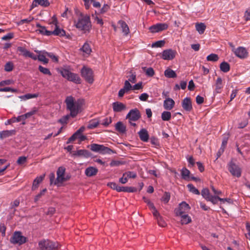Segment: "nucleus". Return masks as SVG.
I'll list each match as a JSON object with an SVG mask.
<instances>
[{
  "label": "nucleus",
  "instance_id": "4be33fe9",
  "mask_svg": "<svg viewBox=\"0 0 250 250\" xmlns=\"http://www.w3.org/2000/svg\"><path fill=\"white\" fill-rule=\"evenodd\" d=\"M38 5L46 7L49 6V2L48 0H34L31 6V9L37 7Z\"/></svg>",
  "mask_w": 250,
  "mask_h": 250
},
{
  "label": "nucleus",
  "instance_id": "f257e3e1",
  "mask_svg": "<svg viewBox=\"0 0 250 250\" xmlns=\"http://www.w3.org/2000/svg\"><path fill=\"white\" fill-rule=\"evenodd\" d=\"M65 102L66 108L70 111V115L72 117H76L83 110V106L85 104V100L80 98L75 100L72 96L67 97Z\"/></svg>",
  "mask_w": 250,
  "mask_h": 250
},
{
  "label": "nucleus",
  "instance_id": "39448f33",
  "mask_svg": "<svg viewBox=\"0 0 250 250\" xmlns=\"http://www.w3.org/2000/svg\"><path fill=\"white\" fill-rule=\"evenodd\" d=\"M221 194V192L218 188H203L201 191L202 196L213 204L216 203L218 200L224 201L219 197Z\"/></svg>",
  "mask_w": 250,
  "mask_h": 250
},
{
  "label": "nucleus",
  "instance_id": "09e8293b",
  "mask_svg": "<svg viewBox=\"0 0 250 250\" xmlns=\"http://www.w3.org/2000/svg\"><path fill=\"white\" fill-rule=\"evenodd\" d=\"M123 88L127 92L130 90H132V86L130 83L129 81L127 80L125 81Z\"/></svg>",
  "mask_w": 250,
  "mask_h": 250
},
{
  "label": "nucleus",
  "instance_id": "052dcab7",
  "mask_svg": "<svg viewBox=\"0 0 250 250\" xmlns=\"http://www.w3.org/2000/svg\"><path fill=\"white\" fill-rule=\"evenodd\" d=\"M248 120L244 119L238 124V128H243L248 125Z\"/></svg>",
  "mask_w": 250,
  "mask_h": 250
},
{
  "label": "nucleus",
  "instance_id": "6ab92c4d",
  "mask_svg": "<svg viewBox=\"0 0 250 250\" xmlns=\"http://www.w3.org/2000/svg\"><path fill=\"white\" fill-rule=\"evenodd\" d=\"M113 109L114 112H119L126 109V106L122 103L116 102L112 104Z\"/></svg>",
  "mask_w": 250,
  "mask_h": 250
},
{
  "label": "nucleus",
  "instance_id": "f8f14e48",
  "mask_svg": "<svg viewBox=\"0 0 250 250\" xmlns=\"http://www.w3.org/2000/svg\"><path fill=\"white\" fill-rule=\"evenodd\" d=\"M190 208L188 204L185 202H182L179 204V207L175 209V213L176 216L182 215L188 212Z\"/></svg>",
  "mask_w": 250,
  "mask_h": 250
},
{
  "label": "nucleus",
  "instance_id": "bf43d9fd",
  "mask_svg": "<svg viewBox=\"0 0 250 250\" xmlns=\"http://www.w3.org/2000/svg\"><path fill=\"white\" fill-rule=\"evenodd\" d=\"M14 37V34L12 33H10L1 38V40L3 41L9 40Z\"/></svg>",
  "mask_w": 250,
  "mask_h": 250
},
{
  "label": "nucleus",
  "instance_id": "6e6552de",
  "mask_svg": "<svg viewBox=\"0 0 250 250\" xmlns=\"http://www.w3.org/2000/svg\"><path fill=\"white\" fill-rule=\"evenodd\" d=\"M62 76L68 81L73 82L76 83H80L81 82V78L78 74L72 73L66 69H64L61 71Z\"/></svg>",
  "mask_w": 250,
  "mask_h": 250
},
{
  "label": "nucleus",
  "instance_id": "9d476101",
  "mask_svg": "<svg viewBox=\"0 0 250 250\" xmlns=\"http://www.w3.org/2000/svg\"><path fill=\"white\" fill-rule=\"evenodd\" d=\"M10 241L12 244L20 245L26 242V238L21 235V232L16 231L11 236Z\"/></svg>",
  "mask_w": 250,
  "mask_h": 250
},
{
  "label": "nucleus",
  "instance_id": "bb28decb",
  "mask_svg": "<svg viewBox=\"0 0 250 250\" xmlns=\"http://www.w3.org/2000/svg\"><path fill=\"white\" fill-rule=\"evenodd\" d=\"M195 28L200 34H202L205 32L206 26L205 23L202 22L196 23L195 24Z\"/></svg>",
  "mask_w": 250,
  "mask_h": 250
},
{
  "label": "nucleus",
  "instance_id": "a211bd4d",
  "mask_svg": "<svg viewBox=\"0 0 250 250\" xmlns=\"http://www.w3.org/2000/svg\"><path fill=\"white\" fill-rule=\"evenodd\" d=\"M248 53L246 48L239 47L235 50V55L240 59H245L247 57Z\"/></svg>",
  "mask_w": 250,
  "mask_h": 250
},
{
  "label": "nucleus",
  "instance_id": "69168bd1",
  "mask_svg": "<svg viewBox=\"0 0 250 250\" xmlns=\"http://www.w3.org/2000/svg\"><path fill=\"white\" fill-rule=\"evenodd\" d=\"M79 136V135L77 133V132H75L69 138L68 141L67 142V143L68 144L70 142L75 140L77 138H78Z\"/></svg>",
  "mask_w": 250,
  "mask_h": 250
},
{
  "label": "nucleus",
  "instance_id": "c756f323",
  "mask_svg": "<svg viewBox=\"0 0 250 250\" xmlns=\"http://www.w3.org/2000/svg\"><path fill=\"white\" fill-rule=\"evenodd\" d=\"M179 216H181V224H188L191 222V219L190 216H189L188 215L185 214H183L182 215H180Z\"/></svg>",
  "mask_w": 250,
  "mask_h": 250
},
{
  "label": "nucleus",
  "instance_id": "774afa93",
  "mask_svg": "<svg viewBox=\"0 0 250 250\" xmlns=\"http://www.w3.org/2000/svg\"><path fill=\"white\" fill-rule=\"evenodd\" d=\"M46 189L45 188L42 189V191L39 194H38L35 198V202L37 201L39 199L43 194H44V193L46 192Z\"/></svg>",
  "mask_w": 250,
  "mask_h": 250
},
{
  "label": "nucleus",
  "instance_id": "8fccbe9b",
  "mask_svg": "<svg viewBox=\"0 0 250 250\" xmlns=\"http://www.w3.org/2000/svg\"><path fill=\"white\" fill-rule=\"evenodd\" d=\"M124 176L127 178H135L136 177V174L134 172L128 171L124 174Z\"/></svg>",
  "mask_w": 250,
  "mask_h": 250
},
{
  "label": "nucleus",
  "instance_id": "e433bc0d",
  "mask_svg": "<svg viewBox=\"0 0 250 250\" xmlns=\"http://www.w3.org/2000/svg\"><path fill=\"white\" fill-rule=\"evenodd\" d=\"M142 69L145 71L146 75L149 77H152L154 75V71L152 67L146 68L144 67Z\"/></svg>",
  "mask_w": 250,
  "mask_h": 250
},
{
  "label": "nucleus",
  "instance_id": "37998d69",
  "mask_svg": "<svg viewBox=\"0 0 250 250\" xmlns=\"http://www.w3.org/2000/svg\"><path fill=\"white\" fill-rule=\"evenodd\" d=\"M39 70H40V71L42 73L44 74H47V75H51V73L50 70L48 68H44L41 65L39 66Z\"/></svg>",
  "mask_w": 250,
  "mask_h": 250
},
{
  "label": "nucleus",
  "instance_id": "dca6fc26",
  "mask_svg": "<svg viewBox=\"0 0 250 250\" xmlns=\"http://www.w3.org/2000/svg\"><path fill=\"white\" fill-rule=\"evenodd\" d=\"M181 175L183 179L188 181H190L191 180H194L195 181H200L199 179L191 176L190 175V171L186 168H184L182 169Z\"/></svg>",
  "mask_w": 250,
  "mask_h": 250
},
{
  "label": "nucleus",
  "instance_id": "a19ab883",
  "mask_svg": "<svg viewBox=\"0 0 250 250\" xmlns=\"http://www.w3.org/2000/svg\"><path fill=\"white\" fill-rule=\"evenodd\" d=\"M17 50L18 51L21 52L23 56L27 57V55L29 51L26 50L25 48L19 46L18 47Z\"/></svg>",
  "mask_w": 250,
  "mask_h": 250
},
{
  "label": "nucleus",
  "instance_id": "ddd939ff",
  "mask_svg": "<svg viewBox=\"0 0 250 250\" xmlns=\"http://www.w3.org/2000/svg\"><path fill=\"white\" fill-rule=\"evenodd\" d=\"M168 27L167 24L165 23H157L149 27V30L151 33H154L166 30Z\"/></svg>",
  "mask_w": 250,
  "mask_h": 250
},
{
  "label": "nucleus",
  "instance_id": "7c9ffc66",
  "mask_svg": "<svg viewBox=\"0 0 250 250\" xmlns=\"http://www.w3.org/2000/svg\"><path fill=\"white\" fill-rule=\"evenodd\" d=\"M220 70L223 72H227L230 69V66L228 63L224 62H222L220 65Z\"/></svg>",
  "mask_w": 250,
  "mask_h": 250
},
{
  "label": "nucleus",
  "instance_id": "423d86ee",
  "mask_svg": "<svg viewBox=\"0 0 250 250\" xmlns=\"http://www.w3.org/2000/svg\"><path fill=\"white\" fill-rule=\"evenodd\" d=\"M141 117L140 112L137 108H134L129 111L126 116V119L131 125L135 126L136 124L134 122L138 120Z\"/></svg>",
  "mask_w": 250,
  "mask_h": 250
},
{
  "label": "nucleus",
  "instance_id": "20e7f679",
  "mask_svg": "<svg viewBox=\"0 0 250 250\" xmlns=\"http://www.w3.org/2000/svg\"><path fill=\"white\" fill-rule=\"evenodd\" d=\"M52 21L51 22V24H54L55 26V29L53 31H50L46 30V28L44 26H42L39 24H37V26L39 27V29L37 30V31H38L39 33L45 35L47 36H50L51 35H55L56 36H64L65 35V31L62 29L59 28L58 26V21L56 17L54 16L52 17Z\"/></svg>",
  "mask_w": 250,
  "mask_h": 250
},
{
  "label": "nucleus",
  "instance_id": "79ce46f5",
  "mask_svg": "<svg viewBox=\"0 0 250 250\" xmlns=\"http://www.w3.org/2000/svg\"><path fill=\"white\" fill-rule=\"evenodd\" d=\"M38 112V109L36 107H34L30 112L26 113L24 114V117L26 118H29L31 116L35 114Z\"/></svg>",
  "mask_w": 250,
  "mask_h": 250
},
{
  "label": "nucleus",
  "instance_id": "b1692460",
  "mask_svg": "<svg viewBox=\"0 0 250 250\" xmlns=\"http://www.w3.org/2000/svg\"><path fill=\"white\" fill-rule=\"evenodd\" d=\"M140 139L144 142H147L148 140L149 135L146 129H142L138 133Z\"/></svg>",
  "mask_w": 250,
  "mask_h": 250
},
{
  "label": "nucleus",
  "instance_id": "72a5a7b5",
  "mask_svg": "<svg viewBox=\"0 0 250 250\" xmlns=\"http://www.w3.org/2000/svg\"><path fill=\"white\" fill-rule=\"evenodd\" d=\"M215 90L217 93L220 92V90L222 87V80L220 77H218L215 83Z\"/></svg>",
  "mask_w": 250,
  "mask_h": 250
},
{
  "label": "nucleus",
  "instance_id": "f3484780",
  "mask_svg": "<svg viewBox=\"0 0 250 250\" xmlns=\"http://www.w3.org/2000/svg\"><path fill=\"white\" fill-rule=\"evenodd\" d=\"M182 106L184 110L190 111L192 109V103L190 98H185L182 102Z\"/></svg>",
  "mask_w": 250,
  "mask_h": 250
},
{
  "label": "nucleus",
  "instance_id": "7ed1b4c3",
  "mask_svg": "<svg viewBox=\"0 0 250 250\" xmlns=\"http://www.w3.org/2000/svg\"><path fill=\"white\" fill-rule=\"evenodd\" d=\"M78 19L74 21V25L79 30L83 31L84 33L89 32L91 28L90 17L83 15L81 12H78Z\"/></svg>",
  "mask_w": 250,
  "mask_h": 250
},
{
  "label": "nucleus",
  "instance_id": "9b49d317",
  "mask_svg": "<svg viewBox=\"0 0 250 250\" xmlns=\"http://www.w3.org/2000/svg\"><path fill=\"white\" fill-rule=\"evenodd\" d=\"M81 75L89 83H92L94 81L92 70L88 67H83L81 70Z\"/></svg>",
  "mask_w": 250,
  "mask_h": 250
},
{
  "label": "nucleus",
  "instance_id": "412c9836",
  "mask_svg": "<svg viewBox=\"0 0 250 250\" xmlns=\"http://www.w3.org/2000/svg\"><path fill=\"white\" fill-rule=\"evenodd\" d=\"M175 104V102L170 98H167L164 101V107L166 110L172 109Z\"/></svg>",
  "mask_w": 250,
  "mask_h": 250
},
{
  "label": "nucleus",
  "instance_id": "49530a36",
  "mask_svg": "<svg viewBox=\"0 0 250 250\" xmlns=\"http://www.w3.org/2000/svg\"><path fill=\"white\" fill-rule=\"evenodd\" d=\"M165 42L164 41H159L156 42L152 44V47H161L164 45Z\"/></svg>",
  "mask_w": 250,
  "mask_h": 250
},
{
  "label": "nucleus",
  "instance_id": "4d7b16f0",
  "mask_svg": "<svg viewBox=\"0 0 250 250\" xmlns=\"http://www.w3.org/2000/svg\"><path fill=\"white\" fill-rule=\"evenodd\" d=\"M170 197V194L167 192H166L165 193L164 196L162 197V200L164 203H167L168 202V201L169 200Z\"/></svg>",
  "mask_w": 250,
  "mask_h": 250
},
{
  "label": "nucleus",
  "instance_id": "864d4df0",
  "mask_svg": "<svg viewBox=\"0 0 250 250\" xmlns=\"http://www.w3.org/2000/svg\"><path fill=\"white\" fill-rule=\"evenodd\" d=\"M17 92V90L16 89H13L11 87H7L4 88H0V92Z\"/></svg>",
  "mask_w": 250,
  "mask_h": 250
},
{
  "label": "nucleus",
  "instance_id": "3c124183",
  "mask_svg": "<svg viewBox=\"0 0 250 250\" xmlns=\"http://www.w3.org/2000/svg\"><path fill=\"white\" fill-rule=\"evenodd\" d=\"M244 18L246 21H250V7L246 10Z\"/></svg>",
  "mask_w": 250,
  "mask_h": 250
},
{
  "label": "nucleus",
  "instance_id": "ea45409f",
  "mask_svg": "<svg viewBox=\"0 0 250 250\" xmlns=\"http://www.w3.org/2000/svg\"><path fill=\"white\" fill-rule=\"evenodd\" d=\"M117 192H136V188H115Z\"/></svg>",
  "mask_w": 250,
  "mask_h": 250
},
{
  "label": "nucleus",
  "instance_id": "cd10ccee",
  "mask_svg": "<svg viewBox=\"0 0 250 250\" xmlns=\"http://www.w3.org/2000/svg\"><path fill=\"white\" fill-rule=\"evenodd\" d=\"M45 176V173L42 174V175L37 177L33 182V187H38L39 186L40 183L42 182Z\"/></svg>",
  "mask_w": 250,
  "mask_h": 250
},
{
  "label": "nucleus",
  "instance_id": "f704fd0d",
  "mask_svg": "<svg viewBox=\"0 0 250 250\" xmlns=\"http://www.w3.org/2000/svg\"><path fill=\"white\" fill-rule=\"evenodd\" d=\"M162 119L164 121H169L171 117V113L169 111H164L161 115Z\"/></svg>",
  "mask_w": 250,
  "mask_h": 250
},
{
  "label": "nucleus",
  "instance_id": "0e129e2a",
  "mask_svg": "<svg viewBox=\"0 0 250 250\" xmlns=\"http://www.w3.org/2000/svg\"><path fill=\"white\" fill-rule=\"evenodd\" d=\"M143 88L142 83H139L134 85L132 86V90H139Z\"/></svg>",
  "mask_w": 250,
  "mask_h": 250
},
{
  "label": "nucleus",
  "instance_id": "de8ad7c7",
  "mask_svg": "<svg viewBox=\"0 0 250 250\" xmlns=\"http://www.w3.org/2000/svg\"><path fill=\"white\" fill-rule=\"evenodd\" d=\"M14 83V81L12 80H6L0 82V86H3L5 85H8Z\"/></svg>",
  "mask_w": 250,
  "mask_h": 250
},
{
  "label": "nucleus",
  "instance_id": "2eb2a0df",
  "mask_svg": "<svg viewBox=\"0 0 250 250\" xmlns=\"http://www.w3.org/2000/svg\"><path fill=\"white\" fill-rule=\"evenodd\" d=\"M35 52L38 54L37 57L39 61L43 62L44 64H46L48 62V59L46 58V57H48V52L45 51L36 50Z\"/></svg>",
  "mask_w": 250,
  "mask_h": 250
},
{
  "label": "nucleus",
  "instance_id": "6e6d98bb",
  "mask_svg": "<svg viewBox=\"0 0 250 250\" xmlns=\"http://www.w3.org/2000/svg\"><path fill=\"white\" fill-rule=\"evenodd\" d=\"M27 161V158L25 156L20 157L17 160V164L19 165H22Z\"/></svg>",
  "mask_w": 250,
  "mask_h": 250
},
{
  "label": "nucleus",
  "instance_id": "a878e982",
  "mask_svg": "<svg viewBox=\"0 0 250 250\" xmlns=\"http://www.w3.org/2000/svg\"><path fill=\"white\" fill-rule=\"evenodd\" d=\"M98 169L94 167H89L85 169V173L89 177L94 176L97 174Z\"/></svg>",
  "mask_w": 250,
  "mask_h": 250
},
{
  "label": "nucleus",
  "instance_id": "680f3d73",
  "mask_svg": "<svg viewBox=\"0 0 250 250\" xmlns=\"http://www.w3.org/2000/svg\"><path fill=\"white\" fill-rule=\"evenodd\" d=\"M34 20V18L32 17H29L27 19H23L20 21V24H24L25 23H29L32 21Z\"/></svg>",
  "mask_w": 250,
  "mask_h": 250
},
{
  "label": "nucleus",
  "instance_id": "e2e57ef3",
  "mask_svg": "<svg viewBox=\"0 0 250 250\" xmlns=\"http://www.w3.org/2000/svg\"><path fill=\"white\" fill-rule=\"evenodd\" d=\"M148 96H149L147 93H144L139 96V99L142 101H146L147 100Z\"/></svg>",
  "mask_w": 250,
  "mask_h": 250
},
{
  "label": "nucleus",
  "instance_id": "1a4fd4ad",
  "mask_svg": "<svg viewBox=\"0 0 250 250\" xmlns=\"http://www.w3.org/2000/svg\"><path fill=\"white\" fill-rule=\"evenodd\" d=\"M90 149L94 152H99L102 154H111L113 152V151L109 147L97 144H91Z\"/></svg>",
  "mask_w": 250,
  "mask_h": 250
},
{
  "label": "nucleus",
  "instance_id": "4468645a",
  "mask_svg": "<svg viewBox=\"0 0 250 250\" xmlns=\"http://www.w3.org/2000/svg\"><path fill=\"white\" fill-rule=\"evenodd\" d=\"M176 51L171 49L165 50L163 51L161 58L165 60H173L176 56Z\"/></svg>",
  "mask_w": 250,
  "mask_h": 250
},
{
  "label": "nucleus",
  "instance_id": "c85d7f7f",
  "mask_svg": "<svg viewBox=\"0 0 250 250\" xmlns=\"http://www.w3.org/2000/svg\"><path fill=\"white\" fill-rule=\"evenodd\" d=\"M164 74L166 77L168 78H176L177 77L175 72L170 68L166 69L165 71Z\"/></svg>",
  "mask_w": 250,
  "mask_h": 250
},
{
  "label": "nucleus",
  "instance_id": "4c0bfd02",
  "mask_svg": "<svg viewBox=\"0 0 250 250\" xmlns=\"http://www.w3.org/2000/svg\"><path fill=\"white\" fill-rule=\"evenodd\" d=\"M14 68L13 63L11 62H7L4 66V70L6 72H10Z\"/></svg>",
  "mask_w": 250,
  "mask_h": 250
},
{
  "label": "nucleus",
  "instance_id": "338daca9",
  "mask_svg": "<svg viewBox=\"0 0 250 250\" xmlns=\"http://www.w3.org/2000/svg\"><path fill=\"white\" fill-rule=\"evenodd\" d=\"M94 0H83L85 8L88 9L90 7L91 4H92Z\"/></svg>",
  "mask_w": 250,
  "mask_h": 250
},
{
  "label": "nucleus",
  "instance_id": "5701e85b",
  "mask_svg": "<svg viewBox=\"0 0 250 250\" xmlns=\"http://www.w3.org/2000/svg\"><path fill=\"white\" fill-rule=\"evenodd\" d=\"M118 24L120 25L122 32L124 35L127 36L130 32L129 28L127 24L123 21L120 20L118 21Z\"/></svg>",
  "mask_w": 250,
  "mask_h": 250
},
{
  "label": "nucleus",
  "instance_id": "2f4dec72",
  "mask_svg": "<svg viewBox=\"0 0 250 250\" xmlns=\"http://www.w3.org/2000/svg\"><path fill=\"white\" fill-rule=\"evenodd\" d=\"M15 133L14 130H5L0 133V136L1 138H6L14 134Z\"/></svg>",
  "mask_w": 250,
  "mask_h": 250
},
{
  "label": "nucleus",
  "instance_id": "58836bf2",
  "mask_svg": "<svg viewBox=\"0 0 250 250\" xmlns=\"http://www.w3.org/2000/svg\"><path fill=\"white\" fill-rule=\"evenodd\" d=\"M218 59V56L215 54H211L207 57V60L208 61L216 62Z\"/></svg>",
  "mask_w": 250,
  "mask_h": 250
},
{
  "label": "nucleus",
  "instance_id": "a18cd8bd",
  "mask_svg": "<svg viewBox=\"0 0 250 250\" xmlns=\"http://www.w3.org/2000/svg\"><path fill=\"white\" fill-rule=\"evenodd\" d=\"M157 223L160 227H165L167 226V223L163 219V217L161 216L157 219Z\"/></svg>",
  "mask_w": 250,
  "mask_h": 250
},
{
  "label": "nucleus",
  "instance_id": "473e14b6",
  "mask_svg": "<svg viewBox=\"0 0 250 250\" xmlns=\"http://www.w3.org/2000/svg\"><path fill=\"white\" fill-rule=\"evenodd\" d=\"M39 96L38 94H27L26 95L19 97L20 99L23 100H26L31 98H37Z\"/></svg>",
  "mask_w": 250,
  "mask_h": 250
},
{
  "label": "nucleus",
  "instance_id": "f03ea898",
  "mask_svg": "<svg viewBox=\"0 0 250 250\" xmlns=\"http://www.w3.org/2000/svg\"><path fill=\"white\" fill-rule=\"evenodd\" d=\"M65 168L62 167H59L57 171V178L55 174L51 173L49 175L50 184L51 186L61 187L64 182L68 180L70 176L65 173Z\"/></svg>",
  "mask_w": 250,
  "mask_h": 250
},
{
  "label": "nucleus",
  "instance_id": "0eeeda50",
  "mask_svg": "<svg viewBox=\"0 0 250 250\" xmlns=\"http://www.w3.org/2000/svg\"><path fill=\"white\" fill-rule=\"evenodd\" d=\"M40 250H54L58 249L57 243L48 240H42L39 243Z\"/></svg>",
  "mask_w": 250,
  "mask_h": 250
},
{
  "label": "nucleus",
  "instance_id": "c03bdc74",
  "mask_svg": "<svg viewBox=\"0 0 250 250\" xmlns=\"http://www.w3.org/2000/svg\"><path fill=\"white\" fill-rule=\"evenodd\" d=\"M73 154L77 156H86L88 154V151L86 150L81 149L76 151Z\"/></svg>",
  "mask_w": 250,
  "mask_h": 250
},
{
  "label": "nucleus",
  "instance_id": "aec40b11",
  "mask_svg": "<svg viewBox=\"0 0 250 250\" xmlns=\"http://www.w3.org/2000/svg\"><path fill=\"white\" fill-rule=\"evenodd\" d=\"M80 50L83 52V56H89L92 52L91 44L88 42H85Z\"/></svg>",
  "mask_w": 250,
  "mask_h": 250
},
{
  "label": "nucleus",
  "instance_id": "5fc2aeb1",
  "mask_svg": "<svg viewBox=\"0 0 250 250\" xmlns=\"http://www.w3.org/2000/svg\"><path fill=\"white\" fill-rule=\"evenodd\" d=\"M70 116V115H65V116L62 117V118H61L59 120V122H60L62 124H66L67 122V121L68 120V119L69 118Z\"/></svg>",
  "mask_w": 250,
  "mask_h": 250
},
{
  "label": "nucleus",
  "instance_id": "393cba45",
  "mask_svg": "<svg viewBox=\"0 0 250 250\" xmlns=\"http://www.w3.org/2000/svg\"><path fill=\"white\" fill-rule=\"evenodd\" d=\"M115 127L116 130L120 133L124 134L126 132V126L122 122H117Z\"/></svg>",
  "mask_w": 250,
  "mask_h": 250
},
{
  "label": "nucleus",
  "instance_id": "c9c22d12",
  "mask_svg": "<svg viewBox=\"0 0 250 250\" xmlns=\"http://www.w3.org/2000/svg\"><path fill=\"white\" fill-rule=\"evenodd\" d=\"M99 124V121L96 120H91L89 122L87 127L89 129H92L96 127Z\"/></svg>",
  "mask_w": 250,
  "mask_h": 250
},
{
  "label": "nucleus",
  "instance_id": "13d9d810",
  "mask_svg": "<svg viewBox=\"0 0 250 250\" xmlns=\"http://www.w3.org/2000/svg\"><path fill=\"white\" fill-rule=\"evenodd\" d=\"M144 201L145 202H146L149 208L152 210H153L154 209H156L155 207H154V205L153 203H152L149 200L147 199L145 197H144L143 198Z\"/></svg>",
  "mask_w": 250,
  "mask_h": 250
},
{
  "label": "nucleus",
  "instance_id": "603ef678",
  "mask_svg": "<svg viewBox=\"0 0 250 250\" xmlns=\"http://www.w3.org/2000/svg\"><path fill=\"white\" fill-rule=\"evenodd\" d=\"M234 166V164L233 161V160H231L229 164V170L232 175H234V169L233 167Z\"/></svg>",
  "mask_w": 250,
  "mask_h": 250
}]
</instances>
